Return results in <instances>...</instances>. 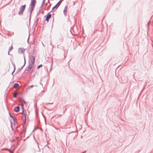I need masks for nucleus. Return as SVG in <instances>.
<instances>
[{
    "label": "nucleus",
    "instance_id": "f257e3e1",
    "mask_svg": "<svg viewBox=\"0 0 153 153\" xmlns=\"http://www.w3.org/2000/svg\"><path fill=\"white\" fill-rule=\"evenodd\" d=\"M20 102H21V105L22 106V113L24 116H22V118H23V117H24L25 118V122L26 123V116L25 115V113H24V105L23 103V102H24L25 103H26V102L25 101V100H22V99L20 98Z\"/></svg>",
    "mask_w": 153,
    "mask_h": 153
},
{
    "label": "nucleus",
    "instance_id": "f03ea898",
    "mask_svg": "<svg viewBox=\"0 0 153 153\" xmlns=\"http://www.w3.org/2000/svg\"><path fill=\"white\" fill-rule=\"evenodd\" d=\"M26 7V5L25 4L24 5L21 6L20 7L19 11V12L18 14L19 15H22L23 12L25 10Z\"/></svg>",
    "mask_w": 153,
    "mask_h": 153
},
{
    "label": "nucleus",
    "instance_id": "7ed1b4c3",
    "mask_svg": "<svg viewBox=\"0 0 153 153\" xmlns=\"http://www.w3.org/2000/svg\"><path fill=\"white\" fill-rule=\"evenodd\" d=\"M30 59L29 63L34 65V62L35 60V57L33 55H31L30 56H29Z\"/></svg>",
    "mask_w": 153,
    "mask_h": 153
},
{
    "label": "nucleus",
    "instance_id": "20e7f679",
    "mask_svg": "<svg viewBox=\"0 0 153 153\" xmlns=\"http://www.w3.org/2000/svg\"><path fill=\"white\" fill-rule=\"evenodd\" d=\"M45 17L46 20L48 22L49 19L51 17V15L50 13V12L48 13L46 16H45Z\"/></svg>",
    "mask_w": 153,
    "mask_h": 153
},
{
    "label": "nucleus",
    "instance_id": "39448f33",
    "mask_svg": "<svg viewBox=\"0 0 153 153\" xmlns=\"http://www.w3.org/2000/svg\"><path fill=\"white\" fill-rule=\"evenodd\" d=\"M36 3V0H31V2L30 4L31 7H35V5Z\"/></svg>",
    "mask_w": 153,
    "mask_h": 153
},
{
    "label": "nucleus",
    "instance_id": "423d86ee",
    "mask_svg": "<svg viewBox=\"0 0 153 153\" xmlns=\"http://www.w3.org/2000/svg\"><path fill=\"white\" fill-rule=\"evenodd\" d=\"M34 66V65L31 64L30 63L29 64V65L28 66L26 70L27 71H29L31 70V68Z\"/></svg>",
    "mask_w": 153,
    "mask_h": 153
},
{
    "label": "nucleus",
    "instance_id": "0eeeda50",
    "mask_svg": "<svg viewBox=\"0 0 153 153\" xmlns=\"http://www.w3.org/2000/svg\"><path fill=\"white\" fill-rule=\"evenodd\" d=\"M35 7H31V8L30 9V17H29V21H30V19L31 17V15L32 11H33Z\"/></svg>",
    "mask_w": 153,
    "mask_h": 153
},
{
    "label": "nucleus",
    "instance_id": "6e6552de",
    "mask_svg": "<svg viewBox=\"0 0 153 153\" xmlns=\"http://www.w3.org/2000/svg\"><path fill=\"white\" fill-rule=\"evenodd\" d=\"M25 51V49L23 48H20L18 49V52L19 53L21 54L22 53L23 51Z\"/></svg>",
    "mask_w": 153,
    "mask_h": 153
},
{
    "label": "nucleus",
    "instance_id": "1a4fd4ad",
    "mask_svg": "<svg viewBox=\"0 0 153 153\" xmlns=\"http://www.w3.org/2000/svg\"><path fill=\"white\" fill-rule=\"evenodd\" d=\"M67 6H66L64 8L63 10V13L64 15L66 16L67 15Z\"/></svg>",
    "mask_w": 153,
    "mask_h": 153
},
{
    "label": "nucleus",
    "instance_id": "9d476101",
    "mask_svg": "<svg viewBox=\"0 0 153 153\" xmlns=\"http://www.w3.org/2000/svg\"><path fill=\"white\" fill-rule=\"evenodd\" d=\"M59 6L57 4L54 6L52 9V10L50 12H51L53 10H56L59 7Z\"/></svg>",
    "mask_w": 153,
    "mask_h": 153
},
{
    "label": "nucleus",
    "instance_id": "9b49d317",
    "mask_svg": "<svg viewBox=\"0 0 153 153\" xmlns=\"http://www.w3.org/2000/svg\"><path fill=\"white\" fill-rule=\"evenodd\" d=\"M12 64H13V66L14 70H13V72L11 74L12 75V76H13V77H14V76L13 74V73L15 71V70H16V66H15V65L13 63H12Z\"/></svg>",
    "mask_w": 153,
    "mask_h": 153
},
{
    "label": "nucleus",
    "instance_id": "f8f14e48",
    "mask_svg": "<svg viewBox=\"0 0 153 153\" xmlns=\"http://www.w3.org/2000/svg\"><path fill=\"white\" fill-rule=\"evenodd\" d=\"M15 111L16 112H18L19 110V107L17 106L14 109Z\"/></svg>",
    "mask_w": 153,
    "mask_h": 153
},
{
    "label": "nucleus",
    "instance_id": "ddd939ff",
    "mask_svg": "<svg viewBox=\"0 0 153 153\" xmlns=\"http://www.w3.org/2000/svg\"><path fill=\"white\" fill-rule=\"evenodd\" d=\"M19 86V85L18 83H16L14 85L13 87L15 88H17Z\"/></svg>",
    "mask_w": 153,
    "mask_h": 153
},
{
    "label": "nucleus",
    "instance_id": "4468645a",
    "mask_svg": "<svg viewBox=\"0 0 153 153\" xmlns=\"http://www.w3.org/2000/svg\"><path fill=\"white\" fill-rule=\"evenodd\" d=\"M13 97L14 98H16L17 95L19 94V93L18 92H15L13 93Z\"/></svg>",
    "mask_w": 153,
    "mask_h": 153
},
{
    "label": "nucleus",
    "instance_id": "2eb2a0df",
    "mask_svg": "<svg viewBox=\"0 0 153 153\" xmlns=\"http://www.w3.org/2000/svg\"><path fill=\"white\" fill-rule=\"evenodd\" d=\"M13 120V124L15 125H16V124H17V120L16 119H15V118H14Z\"/></svg>",
    "mask_w": 153,
    "mask_h": 153
},
{
    "label": "nucleus",
    "instance_id": "dca6fc26",
    "mask_svg": "<svg viewBox=\"0 0 153 153\" xmlns=\"http://www.w3.org/2000/svg\"><path fill=\"white\" fill-rule=\"evenodd\" d=\"M64 0H60L56 4L59 6L62 1Z\"/></svg>",
    "mask_w": 153,
    "mask_h": 153
},
{
    "label": "nucleus",
    "instance_id": "f3484780",
    "mask_svg": "<svg viewBox=\"0 0 153 153\" xmlns=\"http://www.w3.org/2000/svg\"><path fill=\"white\" fill-rule=\"evenodd\" d=\"M24 65L21 67V68H22V69L23 68V67L25 65V64H26V61H25V56H24Z\"/></svg>",
    "mask_w": 153,
    "mask_h": 153
},
{
    "label": "nucleus",
    "instance_id": "a211bd4d",
    "mask_svg": "<svg viewBox=\"0 0 153 153\" xmlns=\"http://www.w3.org/2000/svg\"><path fill=\"white\" fill-rule=\"evenodd\" d=\"M4 149L9 151V152H10V153H13L14 150L13 151H12L7 149Z\"/></svg>",
    "mask_w": 153,
    "mask_h": 153
},
{
    "label": "nucleus",
    "instance_id": "6ab92c4d",
    "mask_svg": "<svg viewBox=\"0 0 153 153\" xmlns=\"http://www.w3.org/2000/svg\"><path fill=\"white\" fill-rule=\"evenodd\" d=\"M13 48L12 45L9 48V51H10L12 50Z\"/></svg>",
    "mask_w": 153,
    "mask_h": 153
},
{
    "label": "nucleus",
    "instance_id": "aec40b11",
    "mask_svg": "<svg viewBox=\"0 0 153 153\" xmlns=\"http://www.w3.org/2000/svg\"><path fill=\"white\" fill-rule=\"evenodd\" d=\"M21 70H22V68L19 69V68L16 74L18 73L19 72L21 71Z\"/></svg>",
    "mask_w": 153,
    "mask_h": 153
},
{
    "label": "nucleus",
    "instance_id": "412c9836",
    "mask_svg": "<svg viewBox=\"0 0 153 153\" xmlns=\"http://www.w3.org/2000/svg\"><path fill=\"white\" fill-rule=\"evenodd\" d=\"M9 114L10 117L11 118H12L13 119L14 118V117H13V116L11 115V114L10 112H9Z\"/></svg>",
    "mask_w": 153,
    "mask_h": 153
},
{
    "label": "nucleus",
    "instance_id": "4be33fe9",
    "mask_svg": "<svg viewBox=\"0 0 153 153\" xmlns=\"http://www.w3.org/2000/svg\"><path fill=\"white\" fill-rule=\"evenodd\" d=\"M43 9V5L42 4L41 6L40 7V10H42Z\"/></svg>",
    "mask_w": 153,
    "mask_h": 153
},
{
    "label": "nucleus",
    "instance_id": "5701e85b",
    "mask_svg": "<svg viewBox=\"0 0 153 153\" xmlns=\"http://www.w3.org/2000/svg\"><path fill=\"white\" fill-rule=\"evenodd\" d=\"M42 64H40V65H39V66H38L37 67V69H39V68H40L41 67H42Z\"/></svg>",
    "mask_w": 153,
    "mask_h": 153
},
{
    "label": "nucleus",
    "instance_id": "b1692460",
    "mask_svg": "<svg viewBox=\"0 0 153 153\" xmlns=\"http://www.w3.org/2000/svg\"><path fill=\"white\" fill-rule=\"evenodd\" d=\"M52 63H53V62L52 61V64H51V68L50 69V70H49V71H51L52 70Z\"/></svg>",
    "mask_w": 153,
    "mask_h": 153
},
{
    "label": "nucleus",
    "instance_id": "393cba45",
    "mask_svg": "<svg viewBox=\"0 0 153 153\" xmlns=\"http://www.w3.org/2000/svg\"><path fill=\"white\" fill-rule=\"evenodd\" d=\"M45 0H43V1L42 2V5H44V4L45 3Z\"/></svg>",
    "mask_w": 153,
    "mask_h": 153
},
{
    "label": "nucleus",
    "instance_id": "a878e982",
    "mask_svg": "<svg viewBox=\"0 0 153 153\" xmlns=\"http://www.w3.org/2000/svg\"><path fill=\"white\" fill-rule=\"evenodd\" d=\"M34 86V85H31L30 86V87L29 88H32Z\"/></svg>",
    "mask_w": 153,
    "mask_h": 153
},
{
    "label": "nucleus",
    "instance_id": "bb28decb",
    "mask_svg": "<svg viewBox=\"0 0 153 153\" xmlns=\"http://www.w3.org/2000/svg\"><path fill=\"white\" fill-rule=\"evenodd\" d=\"M52 17L53 18V21L54 20V16H53V15L52 16Z\"/></svg>",
    "mask_w": 153,
    "mask_h": 153
},
{
    "label": "nucleus",
    "instance_id": "cd10ccee",
    "mask_svg": "<svg viewBox=\"0 0 153 153\" xmlns=\"http://www.w3.org/2000/svg\"><path fill=\"white\" fill-rule=\"evenodd\" d=\"M51 4H50L48 6V7H50L51 6Z\"/></svg>",
    "mask_w": 153,
    "mask_h": 153
},
{
    "label": "nucleus",
    "instance_id": "c85d7f7f",
    "mask_svg": "<svg viewBox=\"0 0 153 153\" xmlns=\"http://www.w3.org/2000/svg\"><path fill=\"white\" fill-rule=\"evenodd\" d=\"M9 53H10V51H9L8 52V55H9Z\"/></svg>",
    "mask_w": 153,
    "mask_h": 153
},
{
    "label": "nucleus",
    "instance_id": "c756f323",
    "mask_svg": "<svg viewBox=\"0 0 153 153\" xmlns=\"http://www.w3.org/2000/svg\"><path fill=\"white\" fill-rule=\"evenodd\" d=\"M53 103H49L48 104H52Z\"/></svg>",
    "mask_w": 153,
    "mask_h": 153
},
{
    "label": "nucleus",
    "instance_id": "7c9ffc66",
    "mask_svg": "<svg viewBox=\"0 0 153 153\" xmlns=\"http://www.w3.org/2000/svg\"><path fill=\"white\" fill-rule=\"evenodd\" d=\"M35 129H34V130L33 131H35Z\"/></svg>",
    "mask_w": 153,
    "mask_h": 153
},
{
    "label": "nucleus",
    "instance_id": "2f4dec72",
    "mask_svg": "<svg viewBox=\"0 0 153 153\" xmlns=\"http://www.w3.org/2000/svg\"><path fill=\"white\" fill-rule=\"evenodd\" d=\"M40 84H41L42 85V84L41 83H40Z\"/></svg>",
    "mask_w": 153,
    "mask_h": 153
}]
</instances>
